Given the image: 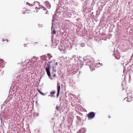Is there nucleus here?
Listing matches in <instances>:
<instances>
[{"instance_id": "ddd939ff", "label": "nucleus", "mask_w": 133, "mask_h": 133, "mask_svg": "<svg viewBox=\"0 0 133 133\" xmlns=\"http://www.w3.org/2000/svg\"><path fill=\"white\" fill-rule=\"evenodd\" d=\"M76 118L77 119V120H79V121L81 120V118L79 116H76Z\"/></svg>"}, {"instance_id": "423d86ee", "label": "nucleus", "mask_w": 133, "mask_h": 133, "mask_svg": "<svg viewBox=\"0 0 133 133\" xmlns=\"http://www.w3.org/2000/svg\"><path fill=\"white\" fill-rule=\"evenodd\" d=\"M73 116V115H72L71 116H69V117L68 119V121H69V122H71L72 121L74 118V117Z\"/></svg>"}, {"instance_id": "b1692460", "label": "nucleus", "mask_w": 133, "mask_h": 133, "mask_svg": "<svg viewBox=\"0 0 133 133\" xmlns=\"http://www.w3.org/2000/svg\"><path fill=\"white\" fill-rule=\"evenodd\" d=\"M3 41V40H2Z\"/></svg>"}, {"instance_id": "aec40b11", "label": "nucleus", "mask_w": 133, "mask_h": 133, "mask_svg": "<svg viewBox=\"0 0 133 133\" xmlns=\"http://www.w3.org/2000/svg\"><path fill=\"white\" fill-rule=\"evenodd\" d=\"M4 41H6L7 42H8V40L7 39H6V40H4Z\"/></svg>"}, {"instance_id": "7ed1b4c3", "label": "nucleus", "mask_w": 133, "mask_h": 133, "mask_svg": "<svg viewBox=\"0 0 133 133\" xmlns=\"http://www.w3.org/2000/svg\"><path fill=\"white\" fill-rule=\"evenodd\" d=\"M95 116V114L94 112H91L87 115V116L89 119H92L94 118Z\"/></svg>"}, {"instance_id": "393cba45", "label": "nucleus", "mask_w": 133, "mask_h": 133, "mask_svg": "<svg viewBox=\"0 0 133 133\" xmlns=\"http://www.w3.org/2000/svg\"><path fill=\"white\" fill-rule=\"evenodd\" d=\"M124 61H125V60L123 61V62H124Z\"/></svg>"}, {"instance_id": "6ab92c4d", "label": "nucleus", "mask_w": 133, "mask_h": 133, "mask_svg": "<svg viewBox=\"0 0 133 133\" xmlns=\"http://www.w3.org/2000/svg\"><path fill=\"white\" fill-rule=\"evenodd\" d=\"M53 77H56V75L55 74H54L53 75Z\"/></svg>"}, {"instance_id": "412c9836", "label": "nucleus", "mask_w": 133, "mask_h": 133, "mask_svg": "<svg viewBox=\"0 0 133 133\" xmlns=\"http://www.w3.org/2000/svg\"><path fill=\"white\" fill-rule=\"evenodd\" d=\"M2 61H3V60H0V62H2Z\"/></svg>"}, {"instance_id": "9b49d317", "label": "nucleus", "mask_w": 133, "mask_h": 133, "mask_svg": "<svg viewBox=\"0 0 133 133\" xmlns=\"http://www.w3.org/2000/svg\"><path fill=\"white\" fill-rule=\"evenodd\" d=\"M38 91V92L40 93V94L41 95H44L45 94L43 93H42V92H41V91L39 90L38 89L37 90Z\"/></svg>"}, {"instance_id": "20e7f679", "label": "nucleus", "mask_w": 133, "mask_h": 133, "mask_svg": "<svg viewBox=\"0 0 133 133\" xmlns=\"http://www.w3.org/2000/svg\"><path fill=\"white\" fill-rule=\"evenodd\" d=\"M61 87L59 83H57V97H58L59 96L60 92Z\"/></svg>"}, {"instance_id": "1a4fd4ad", "label": "nucleus", "mask_w": 133, "mask_h": 133, "mask_svg": "<svg viewBox=\"0 0 133 133\" xmlns=\"http://www.w3.org/2000/svg\"><path fill=\"white\" fill-rule=\"evenodd\" d=\"M37 61V59L36 58H33L31 59V62L33 63L36 62Z\"/></svg>"}, {"instance_id": "f8f14e48", "label": "nucleus", "mask_w": 133, "mask_h": 133, "mask_svg": "<svg viewBox=\"0 0 133 133\" xmlns=\"http://www.w3.org/2000/svg\"><path fill=\"white\" fill-rule=\"evenodd\" d=\"M115 57L117 59H119L120 58V56H119V55L116 56Z\"/></svg>"}, {"instance_id": "39448f33", "label": "nucleus", "mask_w": 133, "mask_h": 133, "mask_svg": "<svg viewBox=\"0 0 133 133\" xmlns=\"http://www.w3.org/2000/svg\"><path fill=\"white\" fill-rule=\"evenodd\" d=\"M44 4L45 6L49 9L51 8V5L49 2L48 1H45L44 2Z\"/></svg>"}, {"instance_id": "5701e85b", "label": "nucleus", "mask_w": 133, "mask_h": 133, "mask_svg": "<svg viewBox=\"0 0 133 133\" xmlns=\"http://www.w3.org/2000/svg\"><path fill=\"white\" fill-rule=\"evenodd\" d=\"M57 63H56V65H57Z\"/></svg>"}, {"instance_id": "dca6fc26", "label": "nucleus", "mask_w": 133, "mask_h": 133, "mask_svg": "<svg viewBox=\"0 0 133 133\" xmlns=\"http://www.w3.org/2000/svg\"><path fill=\"white\" fill-rule=\"evenodd\" d=\"M52 34H55L56 33V31L54 30L52 31Z\"/></svg>"}, {"instance_id": "f3484780", "label": "nucleus", "mask_w": 133, "mask_h": 133, "mask_svg": "<svg viewBox=\"0 0 133 133\" xmlns=\"http://www.w3.org/2000/svg\"><path fill=\"white\" fill-rule=\"evenodd\" d=\"M56 108L57 110H59V107L57 105L56 106Z\"/></svg>"}, {"instance_id": "f257e3e1", "label": "nucleus", "mask_w": 133, "mask_h": 133, "mask_svg": "<svg viewBox=\"0 0 133 133\" xmlns=\"http://www.w3.org/2000/svg\"><path fill=\"white\" fill-rule=\"evenodd\" d=\"M44 68L45 69L47 75L49 77H50L51 76L50 72V67L49 64H48L47 63H45Z\"/></svg>"}, {"instance_id": "9d476101", "label": "nucleus", "mask_w": 133, "mask_h": 133, "mask_svg": "<svg viewBox=\"0 0 133 133\" xmlns=\"http://www.w3.org/2000/svg\"><path fill=\"white\" fill-rule=\"evenodd\" d=\"M61 6L63 8V9H66V4L65 5L63 4H62Z\"/></svg>"}, {"instance_id": "2eb2a0df", "label": "nucleus", "mask_w": 133, "mask_h": 133, "mask_svg": "<svg viewBox=\"0 0 133 133\" xmlns=\"http://www.w3.org/2000/svg\"><path fill=\"white\" fill-rule=\"evenodd\" d=\"M83 129H80L79 131H78V133H81V132L82 131H83Z\"/></svg>"}, {"instance_id": "4468645a", "label": "nucleus", "mask_w": 133, "mask_h": 133, "mask_svg": "<svg viewBox=\"0 0 133 133\" xmlns=\"http://www.w3.org/2000/svg\"><path fill=\"white\" fill-rule=\"evenodd\" d=\"M47 55L48 56V57L49 59H50L52 57V56L49 54H48Z\"/></svg>"}, {"instance_id": "4be33fe9", "label": "nucleus", "mask_w": 133, "mask_h": 133, "mask_svg": "<svg viewBox=\"0 0 133 133\" xmlns=\"http://www.w3.org/2000/svg\"><path fill=\"white\" fill-rule=\"evenodd\" d=\"M62 49H63V50H64V48H63Z\"/></svg>"}, {"instance_id": "6e6552de", "label": "nucleus", "mask_w": 133, "mask_h": 133, "mask_svg": "<svg viewBox=\"0 0 133 133\" xmlns=\"http://www.w3.org/2000/svg\"><path fill=\"white\" fill-rule=\"evenodd\" d=\"M127 100L128 102H130L132 101V98L130 96H128L127 97Z\"/></svg>"}, {"instance_id": "a211bd4d", "label": "nucleus", "mask_w": 133, "mask_h": 133, "mask_svg": "<svg viewBox=\"0 0 133 133\" xmlns=\"http://www.w3.org/2000/svg\"><path fill=\"white\" fill-rule=\"evenodd\" d=\"M53 44L54 45H55V46H56L57 45V43H54V42L53 43Z\"/></svg>"}, {"instance_id": "f03ea898", "label": "nucleus", "mask_w": 133, "mask_h": 133, "mask_svg": "<svg viewBox=\"0 0 133 133\" xmlns=\"http://www.w3.org/2000/svg\"><path fill=\"white\" fill-rule=\"evenodd\" d=\"M40 7L38 8L36 7L35 9L37 11V9L40 10L42 13L46 14L47 12V11L46 8L43 7L42 6L40 5Z\"/></svg>"}, {"instance_id": "0eeeda50", "label": "nucleus", "mask_w": 133, "mask_h": 133, "mask_svg": "<svg viewBox=\"0 0 133 133\" xmlns=\"http://www.w3.org/2000/svg\"><path fill=\"white\" fill-rule=\"evenodd\" d=\"M55 93V91H52L50 92V95H49V96L51 97H55L54 95Z\"/></svg>"}]
</instances>
